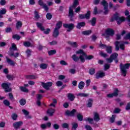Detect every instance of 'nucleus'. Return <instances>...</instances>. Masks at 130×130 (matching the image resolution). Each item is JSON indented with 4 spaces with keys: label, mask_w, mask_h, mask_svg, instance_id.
Masks as SVG:
<instances>
[{
    "label": "nucleus",
    "mask_w": 130,
    "mask_h": 130,
    "mask_svg": "<svg viewBox=\"0 0 130 130\" xmlns=\"http://www.w3.org/2000/svg\"><path fill=\"white\" fill-rule=\"evenodd\" d=\"M114 20L117 21L118 25H120L122 22L125 21V18L124 17H120L118 13H116L113 15V17L111 18L110 22H113Z\"/></svg>",
    "instance_id": "1"
},
{
    "label": "nucleus",
    "mask_w": 130,
    "mask_h": 130,
    "mask_svg": "<svg viewBox=\"0 0 130 130\" xmlns=\"http://www.w3.org/2000/svg\"><path fill=\"white\" fill-rule=\"evenodd\" d=\"M9 51L8 52V54L9 56H14V57L17 58L19 56V53L16 52L15 54V53L13 51H18V48H17V45L15 43H12L11 47L9 48Z\"/></svg>",
    "instance_id": "2"
},
{
    "label": "nucleus",
    "mask_w": 130,
    "mask_h": 130,
    "mask_svg": "<svg viewBox=\"0 0 130 130\" xmlns=\"http://www.w3.org/2000/svg\"><path fill=\"white\" fill-rule=\"evenodd\" d=\"M129 63H127L125 64H122V63H121L120 64V69L121 73H122V75H123L124 77H125V76H126V70H128V69H129Z\"/></svg>",
    "instance_id": "3"
},
{
    "label": "nucleus",
    "mask_w": 130,
    "mask_h": 130,
    "mask_svg": "<svg viewBox=\"0 0 130 130\" xmlns=\"http://www.w3.org/2000/svg\"><path fill=\"white\" fill-rule=\"evenodd\" d=\"M10 86H11L10 83H4L2 84V87L5 90L6 93L12 92V88L10 87Z\"/></svg>",
    "instance_id": "4"
},
{
    "label": "nucleus",
    "mask_w": 130,
    "mask_h": 130,
    "mask_svg": "<svg viewBox=\"0 0 130 130\" xmlns=\"http://www.w3.org/2000/svg\"><path fill=\"white\" fill-rule=\"evenodd\" d=\"M101 5L104 6V10H105L104 14L105 15H107L109 12V10H108V3H107V2H106L105 0H103L101 3Z\"/></svg>",
    "instance_id": "5"
},
{
    "label": "nucleus",
    "mask_w": 130,
    "mask_h": 130,
    "mask_svg": "<svg viewBox=\"0 0 130 130\" xmlns=\"http://www.w3.org/2000/svg\"><path fill=\"white\" fill-rule=\"evenodd\" d=\"M63 27L68 29H67V32H71V31L74 30V28H75V24L74 23H65L63 24Z\"/></svg>",
    "instance_id": "6"
},
{
    "label": "nucleus",
    "mask_w": 130,
    "mask_h": 130,
    "mask_svg": "<svg viewBox=\"0 0 130 130\" xmlns=\"http://www.w3.org/2000/svg\"><path fill=\"white\" fill-rule=\"evenodd\" d=\"M78 112H77V110L74 109L72 111L67 110L66 111V115H67V116H71V117H74L76 116V114H77Z\"/></svg>",
    "instance_id": "7"
},
{
    "label": "nucleus",
    "mask_w": 130,
    "mask_h": 130,
    "mask_svg": "<svg viewBox=\"0 0 130 130\" xmlns=\"http://www.w3.org/2000/svg\"><path fill=\"white\" fill-rule=\"evenodd\" d=\"M91 16V12L90 11H87L85 14H79V17L80 19H86V20H89L90 19V16Z\"/></svg>",
    "instance_id": "8"
},
{
    "label": "nucleus",
    "mask_w": 130,
    "mask_h": 130,
    "mask_svg": "<svg viewBox=\"0 0 130 130\" xmlns=\"http://www.w3.org/2000/svg\"><path fill=\"white\" fill-rule=\"evenodd\" d=\"M38 5L41 7H42V8L44 9L46 12H48V7H47L46 4H44V2H43L42 0H39Z\"/></svg>",
    "instance_id": "9"
},
{
    "label": "nucleus",
    "mask_w": 130,
    "mask_h": 130,
    "mask_svg": "<svg viewBox=\"0 0 130 130\" xmlns=\"http://www.w3.org/2000/svg\"><path fill=\"white\" fill-rule=\"evenodd\" d=\"M42 86L45 89V90H49V88L52 86V82H47V83H44L42 82Z\"/></svg>",
    "instance_id": "10"
},
{
    "label": "nucleus",
    "mask_w": 130,
    "mask_h": 130,
    "mask_svg": "<svg viewBox=\"0 0 130 130\" xmlns=\"http://www.w3.org/2000/svg\"><path fill=\"white\" fill-rule=\"evenodd\" d=\"M108 98H112V97H116L118 96V89L115 88L113 93L108 94L107 95Z\"/></svg>",
    "instance_id": "11"
},
{
    "label": "nucleus",
    "mask_w": 130,
    "mask_h": 130,
    "mask_svg": "<svg viewBox=\"0 0 130 130\" xmlns=\"http://www.w3.org/2000/svg\"><path fill=\"white\" fill-rule=\"evenodd\" d=\"M13 127L15 129H18L23 125V122L22 121H18L14 122L13 124Z\"/></svg>",
    "instance_id": "12"
},
{
    "label": "nucleus",
    "mask_w": 130,
    "mask_h": 130,
    "mask_svg": "<svg viewBox=\"0 0 130 130\" xmlns=\"http://www.w3.org/2000/svg\"><path fill=\"white\" fill-rule=\"evenodd\" d=\"M106 34L108 37H109V36H113L114 35V30L112 29L108 28L106 31Z\"/></svg>",
    "instance_id": "13"
},
{
    "label": "nucleus",
    "mask_w": 130,
    "mask_h": 130,
    "mask_svg": "<svg viewBox=\"0 0 130 130\" xmlns=\"http://www.w3.org/2000/svg\"><path fill=\"white\" fill-rule=\"evenodd\" d=\"M6 61L7 63H8V64H10V66H12L13 67H14V66L16 64V62L14 61V60L11 59L8 56H6Z\"/></svg>",
    "instance_id": "14"
},
{
    "label": "nucleus",
    "mask_w": 130,
    "mask_h": 130,
    "mask_svg": "<svg viewBox=\"0 0 130 130\" xmlns=\"http://www.w3.org/2000/svg\"><path fill=\"white\" fill-rule=\"evenodd\" d=\"M58 35H59V29L54 28L52 35L53 37H54V38H56L57 37H58Z\"/></svg>",
    "instance_id": "15"
},
{
    "label": "nucleus",
    "mask_w": 130,
    "mask_h": 130,
    "mask_svg": "<svg viewBox=\"0 0 130 130\" xmlns=\"http://www.w3.org/2000/svg\"><path fill=\"white\" fill-rule=\"evenodd\" d=\"M93 114V120H94V121H96V122H98V121L100 120V117L99 116V114H98V113L97 112H94Z\"/></svg>",
    "instance_id": "16"
},
{
    "label": "nucleus",
    "mask_w": 130,
    "mask_h": 130,
    "mask_svg": "<svg viewBox=\"0 0 130 130\" xmlns=\"http://www.w3.org/2000/svg\"><path fill=\"white\" fill-rule=\"evenodd\" d=\"M85 26H86V22H79L76 25V28L77 29H79L80 30L81 29V27H85Z\"/></svg>",
    "instance_id": "17"
},
{
    "label": "nucleus",
    "mask_w": 130,
    "mask_h": 130,
    "mask_svg": "<svg viewBox=\"0 0 130 130\" xmlns=\"http://www.w3.org/2000/svg\"><path fill=\"white\" fill-rule=\"evenodd\" d=\"M74 15V9H73V7H70L69 11V17H70L71 19H73Z\"/></svg>",
    "instance_id": "18"
},
{
    "label": "nucleus",
    "mask_w": 130,
    "mask_h": 130,
    "mask_svg": "<svg viewBox=\"0 0 130 130\" xmlns=\"http://www.w3.org/2000/svg\"><path fill=\"white\" fill-rule=\"evenodd\" d=\"M105 76V73L104 72H99L96 74V79H100V78H103Z\"/></svg>",
    "instance_id": "19"
},
{
    "label": "nucleus",
    "mask_w": 130,
    "mask_h": 130,
    "mask_svg": "<svg viewBox=\"0 0 130 130\" xmlns=\"http://www.w3.org/2000/svg\"><path fill=\"white\" fill-rule=\"evenodd\" d=\"M55 112V110L50 108L47 111V113L49 114V116H52L53 113Z\"/></svg>",
    "instance_id": "20"
},
{
    "label": "nucleus",
    "mask_w": 130,
    "mask_h": 130,
    "mask_svg": "<svg viewBox=\"0 0 130 130\" xmlns=\"http://www.w3.org/2000/svg\"><path fill=\"white\" fill-rule=\"evenodd\" d=\"M67 97L70 101H74L75 100V95L73 93H68Z\"/></svg>",
    "instance_id": "21"
},
{
    "label": "nucleus",
    "mask_w": 130,
    "mask_h": 130,
    "mask_svg": "<svg viewBox=\"0 0 130 130\" xmlns=\"http://www.w3.org/2000/svg\"><path fill=\"white\" fill-rule=\"evenodd\" d=\"M62 26V22L58 21L57 23L56 24V26L55 27V29H57L58 30H59V29H60V27Z\"/></svg>",
    "instance_id": "22"
},
{
    "label": "nucleus",
    "mask_w": 130,
    "mask_h": 130,
    "mask_svg": "<svg viewBox=\"0 0 130 130\" xmlns=\"http://www.w3.org/2000/svg\"><path fill=\"white\" fill-rule=\"evenodd\" d=\"M37 26L38 28H39L40 30L41 31H44L45 28L43 26H42V23H39V22H37Z\"/></svg>",
    "instance_id": "23"
},
{
    "label": "nucleus",
    "mask_w": 130,
    "mask_h": 130,
    "mask_svg": "<svg viewBox=\"0 0 130 130\" xmlns=\"http://www.w3.org/2000/svg\"><path fill=\"white\" fill-rule=\"evenodd\" d=\"M76 114H77V119H78L79 121H83V120H84V119L83 118V115H82V114L81 113H77Z\"/></svg>",
    "instance_id": "24"
},
{
    "label": "nucleus",
    "mask_w": 130,
    "mask_h": 130,
    "mask_svg": "<svg viewBox=\"0 0 130 130\" xmlns=\"http://www.w3.org/2000/svg\"><path fill=\"white\" fill-rule=\"evenodd\" d=\"M84 87H85V83L83 81H81L78 84V88H79L80 90H83Z\"/></svg>",
    "instance_id": "25"
},
{
    "label": "nucleus",
    "mask_w": 130,
    "mask_h": 130,
    "mask_svg": "<svg viewBox=\"0 0 130 130\" xmlns=\"http://www.w3.org/2000/svg\"><path fill=\"white\" fill-rule=\"evenodd\" d=\"M69 44L71 45V46H72V47H74V48H77V47H78V43H77V42H69Z\"/></svg>",
    "instance_id": "26"
},
{
    "label": "nucleus",
    "mask_w": 130,
    "mask_h": 130,
    "mask_svg": "<svg viewBox=\"0 0 130 130\" xmlns=\"http://www.w3.org/2000/svg\"><path fill=\"white\" fill-rule=\"evenodd\" d=\"M34 14H35V20L38 21V20H39V19H40V16L38 14V12H37V11H35L34 12Z\"/></svg>",
    "instance_id": "27"
},
{
    "label": "nucleus",
    "mask_w": 130,
    "mask_h": 130,
    "mask_svg": "<svg viewBox=\"0 0 130 130\" xmlns=\"http://www.w3.org/2000/svg\"><path fill=\"white\" fill-rule=\"evenodd\" d=\"M86 55H80L79 56V60L81 62H85V58H86Z\"/></svg>",
    "instance_id": "28"
},
{
    "label": "nucleus",
    "mask_w": 130,
    "mask_h": 130,
    "mask_svg": "<svg viewBox=\"0 0 130 130\" xmlns=\"http://www.w3.org/2000/svg\"><path fill=\"white\" fill-rule=\"evenodd\" d=\"M47 67H48V64L46 63H42L40 64V69H42V70H46Z\"/></svg>",
    "instance_id": "29"
},
{
    "label": "nucleus",
    "mask_w": 130,
    "mask_h": 130,
    "mask_svg": "<svg viewBox=\"0 0 130 130\" xmlns=\"http://www.w3.org/2000/svg\"><path fill=\"white\" fill-rule=\"evenodd\" d=\"M72 130H76L77 129V127L79 126V124L76 122L72 123Z\"/></svg>",
    "instance_id": "30"
},
{
    "label": "nucleus",
    "mask_w": 130,
    "mask_h": 130,
    "mask_svg": "<svg viewBox=\"0 0 130 130\" xmlns=\"http://www.w3.org/2000/svg\"><path fill=\"white\" fill-rule=\"evenodd\" d=\"M8 96L9 97V100L12 101V102H14L15 101V98H14V95H13V93L10 92L8 94Z\"/></svg>",
    "instance_id": "31"
},
{
    "label": "nucleus",
    "mask_w": 130,
    "mask_h": 130,
    "mask_svg": "<svg viewBox=\"0 0 130 130\" xmlns=\"http://www.w3.org/2000/svg\"><path fill=\"white\" fill-rule=\"evenodd\" d=\"M91 33H92V30H91L83 31L82 32V34L83 35H86V36L90 35V34H91Z\"/></svg>",
    "instance_id": "32"
},
{
    "label": "nucleus",
    "mask_w": 130,
    "mask_h": 130,
    "mask_svg": "<svg viewBox=\"0 0 130 130\" xmlns=\"http://www.w3.org/2000/svg\"><path fill=\"white\" fill-rule=\"evenodd\" d=\"M120 44V42L116 41L115 42V49L117 51H118L119 50V44Z\"/></svg>",
    "instance_id": "33"
},
{
    "label": "nucleus",
    "mask_w": 130,
    "mask_h": 130,
    "mask_svg": "<svg viewBox=\"0 0 130 130\" xmlns=\"http://www.w3.org/2000/svg\"><path fill=\"white\" fill-rule=\"evenodd\" d=\"M117 56H118V54L117 53H114L110 55L111 58L113 60L117 58Z\"/></svg>",
    "instance_id": "34"
},
{
    "label": "nucleus",
    "mask_w": 130,
    "mask_h": 130,
    "mask_svg": "<svg viewBox=\"0 0 130 130\" xmlns=\"http://www.w3.org/2000/svg\"><path fill=\"white\" fill-rule=\"evenodd\" d=\"M37 78V77L34 75L26 76V79H28V80H35Z\"/></svg>",
    "instance_id": "35"
},
{
    "label": "nucleus",
    "mask_w": 130,
    "mask_h": 130,
    "mask_svg": "<svg viewBox=\"0 0 130 130\" xmlns=\"http://www.w3.org/2000/svg\"><path fill=\"white\" fill-rule=\"evenodd\" d=\"M72 59H73V60L74 61H79V57L76 54H74L73 56H72Z\"/></svg>",
    "instance_id": "36"
},
{
    "label": "nucleus",
    "mask_w": 130,
    "mask_h": 130,
    "mask_svg": "<svg viewBox=\"0 0 130 130\" xmlns=\"http://www.w3.org/2000/svg\"><path fill=\"white\" fill-rule=\"evenodd\" d=\"M79 6V0H75L73 3V5L71 8H77V6Z\"/></svg>",
    "instance_id": "37"
},
{
    "label": "nucleus",
    "mask_w": 130,
    "mask_h": 130,
    "mask_svg": "<svg viewBox=\"0 0 130 130\" xmlns=\"http://www.w3.org/2000/svg\"><path fill=\"white\" fill-rule=\"evenodd\" d=\"M19 88L22 92H24L25 93H28V92H29V90L25 87L20 86Z\"/></svg>",
    "instance_id": "38"
},
{
    "label": "nucleus",
    "mask_w": 130,
    "mask_h": 130,
    "mask_svg": "<svg viewBox=\"0 0 130 130\" xmlns=\"http://www.w3.org/2000/svg\"><path fill=\"white\" fill-rule=\"evenodd\" d=\"M22 25H23V23H22V21H18L16 23V28L17 29H20L21 27H22Z\"/></svg>",
    "instance_id": "39"
},
{
    "label": "nucleus",
    "mask_w": 130,
    "mask_h": 130,
    "mask_svg": "<svg viewBox=\"0 0 130 130\" xmlns=\"http://www.w3.org/2000/svg\"><path fill=\"white\" fill-rule=\"evenodd\" d=\"M97 21V19L95 17H93L91 20H90V23L92 25V26H95L96 25V21Z\"/></svg>",
    "instance_id": "40"
},
{
    "label": "nucleus",
    "mask_w": 130,
    "mask_h": 130,
    "mask_svg": "<svg viewBox=\"0 0 130 130\" xmlns=\"http://www.w3.org/2000/svg\"><path fill=\"white\" fill-rule=\"evenodd\" d=\"M12 38H13V39H16V40L19 41L21 39V37L18 34H15L12 36Z\"/></svg>",
    "instance_id": "41"
},
{
    "label": "nucleus",
    "mask_w": 130,
    "mask_h": 130,
    "mask_svg": "<svg viewBox=\"0 0 130 130\" xmlns=\"http://www.w3.org/2000/svg\"><path fill=\"white\" fill-rule=\"evenodd\" d=\"M23 45L25 46V47H30V46H32L31 43L29 41H26L23 43Z\"/></svg>",
    "instance_id": "42"
},
{
    "label": "nucleus",
    "mask_w": 130,
    "mask_h": 130,
    "mask_svg": "<svg viewBox=\"0 0 130 130\" xmlns=\"http://www.w3.org/2000/svg\"><path fill=\"white\" fill-rule=\"evenodd\" d=\"M93 104V100L92 99H89L88 102L87 103V107H92Z\"/></svg>",
    "instance_id": "43"
},
{
    "label": "nucleus",
    "mask_w": 130,
    "mask_h": 130,
    "mask_svg": "<svg viewBox=\"0 0 130 130\" xmlns=\"http://www.w3.org/2000/svg\"><path fill=\"white\" fill-rule=\"evenodd\" d=\"M84 120L85 121H88L89 123H93L94 122V119L91 118H86L84 119Z\"/></svg>",
    "instance_id": "44"
},
{
    "label": "nucleus",
    "mask_w": 130,
    "mask_h": 130,
    "mask_svg": "<svg viewBox=\"0 0 130 130\" xmlns=\"http://www.w3.org/2000/svg\"><path fill=\"white\" fill-rule=\"evenodd\" d=\"M76 54H81V55H85L86 53L84 52V51L82 49H80L77 51H76Z\"/></svg>",
    "instance_id": "45"
},
{
    "label": "nucleus",
    "mask_w": 130,
    "mask_h": 130,
    "mask_svg": "<svg viewBox=\"0 0 130 130\" xmlns=\"http://www.w3.org/2000/svg\"><path fill=\"white\" fill-rule=\"evenodd\" d=\"M95 73V69L93 68H91L89 70V74H90L91 76L94 75Z\"/></svg>",
    "instance_id": "46"
},
{
    "label": "nucleus",
    "mask_w": 130,
    "mask_h": 130,
    "mask_svg": "<svg viewBox=\"0 0 130 130\" xmlns=\"http://www.w3.org/2000/svg\"><path fill=\"white\" fill-rule=\"evenodd\" d=\"M112 47L111 46H109L106 47V51L107 53H110V54L112 53Z\"/></svg>",
    "instance_id": "47"
},
{
    "label": "nucleus",
    "mask_w": 130,
    "mask_h": 130,
    "mask_svg": "<svg viewBox=\"0 0 130 130\" xmlns=\"http://www.w3.org/2000/svg\"><path fill=\"white\" fill-rule=\"evenodd\" d=\"M77 96H80V97H88L89 94L84 93H79L78 94Z\"/></svg>",
    "instance_id": "48"
},
{
    "label": "nucleus",
    "mask_w": 130,
    "mask_h": 130,
    "mask_svg": "<svg viewBox=\"0 0 130 130\" xmlns=\"http://www.w3.org/2000/svg\"><path fill=\"white\" fill-rule=\"evenodd\" d=\"M19 103L20 105H22V106L25 105L26 104V100L24 99H22L19 101Z\"/></svg>",
    "instance_id": "49"
},
{
    "label": "nucleus",
    "mask_w": 130,
    "mask_h": 130,
    "mask_svg": "<svg viewBox=\"0 0 130 130\" xmlns=\"http://www.w3.org/2000/svg\"><path fill=\"white\" fill-rule=\"evenodd\" d=\"M6 77L10 81H13L15 78L13 75H11L10 74H7Z\"/></svg>",
    "instance_id": "50"
},
{
    "label": "nucleus",
    "mask_w": 130,
    "mask_h": 130,
    "mask_svg": "<svg viewBox=\"0 0 130 130\" xmlns=\"http://www.w3.org/2000/svg\"><path fill=\"white\" fill-rule=\"evenodd\" d=\"M115 117H116V115H113L112 117L110 118V121L112 123L114 122V120H115Z\"/></svg>",
    "instance_id": "51"
},
{
    "label": "nucleus",
    "mask_w": 130,
    "mask_h": 130,
    "mask_svg": "<svg viewBox=\"0 0 130 130\" xmlns=\"http://www.w3.org/2000/svg\"><path fill=\"white\" fill-rule=\"evenodd\" d=\"M92 58H94V56L92 55H90L88 56L85 53V59H88V60H90V59H92Z\"/></svg>",
    "instance_id": "52"
},
{
    "label": "nucleus",
    "mask_w": 130,
    "mask_h": 130,
    "mask_svg": "<svg viewBox=\"0 0 130 130\" xmlns=\"http://www.w3.org/2000/svg\"><path fill=\"white\" fill-rule=\"evenodd\" d=\"M11 117L13 120H17L18 119V115L16 113L12 114V115L11 116Z\"/></svg>",
    "instance_id": "53"
},
{
    "label": "nucleus",
    "mask_w": 130,
    "mask_h": 130,
    "mask_svg": "<svg viewBox=\"0 0 130 130\" xmlns=\"http://www.w3.org/2000/svg\"><path fill=\"white\" fill-rule=\"evenodd\" d=\"M56 53V50H51L48 52L49 55H52V54H55Z\"/></svg>",
    "instance_id": "54"
},
{
    "label": "nucleus",
    "mask_w": 130,
    "mask_h": 130,
    "mask_svg": "<svg viewBox=\"0 0 130 130\" xmlns=\"http://www.w3.org/2000/svg\"><path fill=\"white\" fill-rule=\"evenodd\" d=\"M109 6L110 9H113V10H116L115 8V6H113V4H112V2H110L109 3Z\"/></svg>",
    "instance_id": "55"
},
{
    "label": "nucleus",
    "mask_w": 130,
    "mask_h": 130,
    "mask_svg": "<svg viewBox=\"0 0 130 130\" xmlns=\"http://www.w3.org/2000/svg\"><path fill=\"white\" fill-rule=\"evenodd\" d=\"M121 111V110H120V109L117 108L115 109L113 113L115 114H117V113H119V112H120Z\"/></svg>",
    "instance_id": "56"
},
{
    "label": "nucleus",
    "mask_w": 130,
    "mask_h": 130,
    "mask_svg": "<svg viewBox=\"0 0 130 130\" xmlns=\"http://www.w3.org/2000/svg\"><path fill=\"white\" fill-rule=\"evenodd\" d=\"M4 104L5 105H6V106H10V102L9 101H8L7 100H5L4 101Z\"/></svg>",
    "instance_id": "57"
},
{
    "label": "nucleus",
    "mask_w": 130,
    "mask_h": 130,
    "mask_svg": "<svg viewBox=\"0 0 130 130\" xmlns=\"http://www.w3.org/2000/svg\"><path fill=\"white\" fill-rule=\"evenodd\" d=\"M7 13V9L3 8L2 10L0 11V14L1 15H5Z\"/></svg>",
    "instance_id": "58"
},
{
    "label": "nucleus",
    "mask_w": 130,
    "mask_h": 130,
    "mask_svg": "<svg viewBox=\"0 0 130 130\" xmlns=\"http://www.w3.org/2000/svg\"><path fill=\"white\" fill-rule=\"evenodd\" d=\"M61 127L63 128H69V124L67 123H64L61 124Z\"/></svg>",
    "instance_id": "59"
},
{
    "label": "nucleus",
    "mask_w": 130,
    "mask_h": 130,
    "mask_svg": "<svg viewBox=\"0 0 130 130\" xmlns=\"http://www.w3.org/2000/svg\"><path fill=\"white\" fill-rule=\"evenodd\" d=\"M32 53V51H31V50L28 49L26 51V53L27 55V56H31V53Z\"/></svg>",
    "instance_id": "60"
},
{
    "label": "nucleus",
    "mask_w": 130,
    "mask_h": 130,
    "mask_svg": "<svg viewBox=\"0 0 130 130\" xmlns=\"http://www.w3.org/2000/svg\"><path fill=\"white\" fill-rule=\"evenodd\" d=\"M93 15H97V14H99L98 13V8L97 7H95L94 9H93Z\"/></svg>",
    "instance_id": "61"
},
{
    "label": "nucleus",
    "mask_w": 130,
    "mask_h": 130,
    "mask_svg": "<svg viewBox=\"0 0 130 130\" xmlns=\"http://www.w3.org/2000/svg\"><path fill=\"white\" fill-rule=\"evenodd\" d=\"M56 85L57 86V87H61V86H62V82L61 81H58L56 82Z\"/></svg>",
    "instance_id": "62"
},
{
    "label": "nucleus",
    "mask_w": 130,
    "mask_h": 130,
    "mask_svg": "<svg viewBox=\"0 0 130 130\" xmlns=\"http://www.w3.org/2000/svg\"><path fill=\"white\" fill-rule=\"evenodd\" d=\"M124 38L126 40H130V33H128L127 34H126Z\"/></svg>",
    "instance_id": "63"
},
{
    "label": "nucleus",
    "mask_w": 130,
    "mask_h": 130,
    "mask_svg": "<svg viewBox=\"0 0 130 130\" xmlns=\"http://www.w3.org/2000/svg\"><path fill=\"white\" fill-rule=\"evenodd\" d=\"M85 128L87 130H93V128H92V127L89 125H85Z\"/></svg>",
    "instance_id": "64"
}]
</instances>
